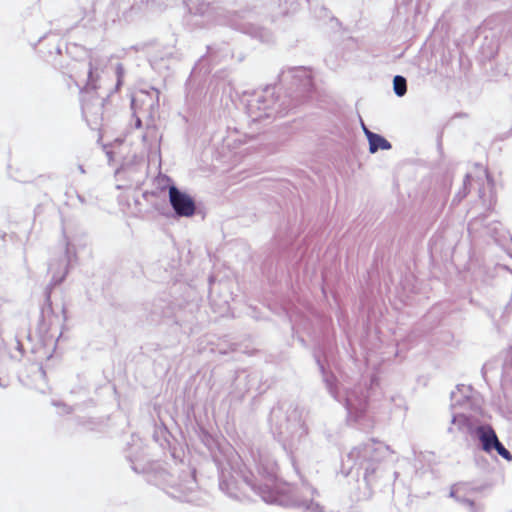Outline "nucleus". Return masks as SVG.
<instances>
[{
	"instance_id": "f257e3e1",
	"label": "nucleus",
	"mask_w": 512,
	"mask_h": 512,
	"mask_svg": "<svg viewBox=\"0 0 512 512\" xmlns=\"http://www.w3.org/2000/svg\"><path fill=\"white\" fill-rule=\"evenodd\" d=\"M264 483L257 486L249 478H245L247 488L263 501L270 504H277L284 507H297L309 512H324L323 507L314 502L317 494L315 488L309 483L302 482L301 487H294L285 483L277 482V464L275 461H268L263 464V472L258 469Z\"/></svg>"
},
{
	"instance_id": "f03ea898",
	"label": "nucleus",
	"mask_w": 512,
	"mask_h": 512,
	"mask_svg": "<svg viewBox=\"0 0 512 512\" xmlns=\"http://www.w3.org/2000/svg\"><path fill=\"white\" fill-rule=\"evenodd\" d=\"M272 430L294 461L310 454L312 443L303 419V410L294 405L274 407L270 414Z\"/></svg>"
},
{
	"instance_id": "7ed1b4c3",
	"label": "nucleus",
	"mask_w": 512,
	"mask_h": 512,
	"mask_svg": "<svg viewBox=\"0 0 512 512\" xmlns=\"http://www.w3.org/2000/svg\"><path fill=\"white\" fill-rule=\"evenodd\" d=\"M392 454L389 446L380 441L370 440L353 447L343 460V469L346 474L353 470H363V478L367 485H372L380 472V464L383 459Z\"/></svg>"
},
{
	"instance_id": "20e7f679",
	"label": "nucleus",
	"mask_w": 512,
	"mask_h": 512,
	"mask_svg": "<svg viewBox=\"0 0 512 512\" xmlns=\"http://www.w3.org/2000/svg\"><path fill=\"white\" fill-rule=\"evenodd\" d=\"M98 68L94 66L93 62L89 63L87 70V79H75L76 85L81 87L83 84L82 93V113L92 130L101 131L104 127L106 119L105 104L106 99L96 93L98 86Z\"/></svg>"
},
{
	"instance_id": "39448f33",
	"label": "nucleus",
	"mask_w": 512,
	"mask_h": 512,
	"mask_svg": "<svg viewBox=\"0 0 512 512\" xmlns=\"http://www.w3.org/2000/svg\"><path fill=\"white\" fill-rule=\"evenodd\" d=\"M330 394L342 403L348 413V418L358 421L367 409V389L361 384L353 387L347 384L334 386L330 379H325Z\"/></svg>"
},
{
	"instance_id": "423d86ee",
	"label": "nucleus",
	"mask_w": 512,
	"mask_h": 512,
	"mask_svg": "<svg viewBox=\"0 0 512 512\" xmlns=\"http://www.w3.org/2000/svg\"><path fill=\"white\" fill-rule=\"evenodd\" d=\"M276 104L273 89L266 88L251 94L246 99V112L252 122H260L278 113Z\"/></svg>"
},
{
	"instance_id": "0eeeda50",
	"label": "nucleus",
	"mask_w": 512,
	"mask_h": 512,
	"mask_svg": "<svg viewBox=\"0 0 512 512\" xmlns=\"http://www.w3.org/2000/svg\"><path fill=\"white\" fill-rule=\"evenodd\" d=\"M186 6L189 12V21L199 27L207 26L212 23L228 24L236 26L231 20H226L222 10L210 7L209 3L204 0H187ZM239 29H241L239 27Z\"/></svg>"
},
{
	"instance_id": "6e6552de",
	"label": "nucleus",
	"mask_w": 512,
	"mask_h": 512,
	"mask_svg": "<svg viewBox=\"0 0 512 512\" xmlns=\"http://www.w3.org/2000/svg\"><path fill=\"white\" fill-rule=\"evenodd\" d=\"M197 493L194 471L190 469L182 471L177 479L173 478L169 483L168 494L179 500L196 502L198 500Z\"/></svg>"
},
{
	"instance_id": "1a4fd4ad",
	"label": "nucleus",
	"mask_w": 512,
	"mask_h": 512,
	"mask_svg": "<svg viewBox=\"0 0 512 512\" xmlns=\"http://www.w3.org/2000/svg\"><path fill=\"white\" fill-rule=\"evenodd\" d=\"M451 418L447 432L451 435H474L479 424L476 413L450 410Z\"/></svg>"
},
{
	"instance_id": "9d476101",
	"label": "nucleus",
	"mask_w": 512,
	"mask_h": 512,
	"mask_svg": "<svg viewBox=\"0 0 512 512\" xmlns=\"http://www.w3.org/2000/svg\"><path fill=\"white\" fill-rule=\"evenodd\" d=\"M158 91L154 90L152 93L141 91L136 95L131 102V108L135 115V128L139 129L142 126L140 115H147L153 117V111L157 106Z\"/></svg>"
},
{
	"instance_id": "9b49d317",
	"label": "nucleus",
	"mask_w": 512,
	"mask_h": 512,
	"mask_svg": "<svg viewBox=\"0 0 512 512\" xmlns=\"http://www.w3.org/2000/svg\"><path fill=\"white\" fill-rule=\"evenodd\" d=\"M478 409V401L470 386L458 385L456 389L451 392L450 410L477 413Z\"/></svg>"
},
{
	"instance_id": "f8f14e48",
	"label": "nucleus",
	"mask_w": 512,
	"mask_h": 512,
	"mask_svg": "<svg viewBox=\"0 0 512 512\" xmlns=\"http://www.w3.org/2000/svg\"><path fill=\"white\" fill-rule=\"evenodd\" d=\"M169 201L177 216L190 217L194 215L196 209L194 200L175 186L169 188Z\"/></svg>"
},
{
	"instance_id": "ddd939ff",
	"label": "nucleus",
	"mask_w": 512,
	"mask_h": 512,
	"mask_svg": "<svg viewBox=\"0 0 512 512\" xmlns=\"http://www.w3.org/2000/svg\"><path fill=\"white\" fill-rule=\"evenodd\" d=\"M280 79L282 82L291 81L294 85L307 90L312 86L311 72L304 67H293L283 70Z\"/></svg>"
},
{
	"instance_id": "4468645a",
	"label": "nucleus",
	"mask_w": 512,
	"mask_h": 512,
	"mask_svg": "<svg viewBox=\"0 0 512 512\" xmlns=\"http://www.w3.org/2000/svg\"><path fill=\"white\" fill-rule=\"evenodd\" d=\"M474 435L478 438L481 449L486 453H491L499 441L496 432L490 425L478 424Z\"/></svg>"
},
{
	"instance_id": "2eb2a0df",
	"label": "nucleus",
	"mask_w": 512,
	"mask_h": 512,
	"mask_svg": "<svg viewBox=\"0 0 512 512\" xmlns=\"http://www.w3.org/2000/svg\"><path fill=\"white\" fill-rule=\"evenodd\" d=\"M252 458H254V462H255V467H256V473L257 474H254L253 472H250L249 475H243V484L247 487V483L245 481V478H249L250 480H252V482L256 483L257 486L261 485L264 483V480L262 478L261 475H259L258 473V469L260 468L261 471L263 472V464H266L268 461H274L273 459H270L268 456H265V455H262V454H259L258 455V459L255 458V455H252Z\"/></svg>"
},
{
	"instance_id": "dca6fc26",
	"label": "nucleus",
	"mask_w": 512,
	"mask_h": 512,
	"mask_svg": "<svg viewBox=\"0 0 512 512\" xmlns=\"http://www.w3.org/2000/svg\"><path fill=\"white\" fill-rule=\"evenodd\" d=\"M219 487L231 498L241 500L243 497L246 496V493L244 491H240L238 484L233 479H221Z\"/></svg>"
},
{
	"instance_id": "f3484780",
	"label": "nucleus",
	"mask_w": 512,
	"mask_h": 512,
	"mask_svg": "<svg viewBox=\"0 0 512 512\" xmlns=\"http://www.w3.org/2000/svg\"><path fill=\"white\" fill-rule=\"evenodd\" d=\"M368 142H369V151L371 153L377 152L379 149L389 150L391 148V143L376 133L368 134Z\"/></svg>"
},
{
	"instance_id": "a211bd4d",
	"label": "nucleus",
	"mask_w": 512,
	"mask_h": 512,
	"mask_svg": "<svg viewBox=\"0 0 512 512\" xmlns=\"http://www.w3.org/2000/svg\"><path fill=\"white\" fill-rule=\"evenodd\" d=\"M393 89L394 93L398 97L404 96L407 92V81L405 77L401 75H396L393 79Z\"/></svg>"
},
{
	"instance_id": "6ab92c4d",
	"label": "nucleus",
	"mask_w": 512,
	"mask_h": 512,
	"mask_svg": "<svg viewBox=\"0 0 512 512\" xmlns=\"http://www.w3.org/2000/svg\"><path fill=\"white\" fill-rule=\"evenodd\" d=\"M157 140V130L154 125H147L145 133L142 135V142L145 146H151L153 141Z\"/></svg>"
},
{
	"instance_id": "aec40b11",
	"label": "nucleus",
	"mask_w": 512,
	"mask_h": 512,
	"mask_svg": "<svg viewBox=\"0 0 512 512\" xmlns=\"http://www.w3.org/2000/svg\"><path fill=\"white\" fill-rule=\"evenodd\" d=\"M496 451L501 457H503L507 461H512V454L505 448V446L498 441V443L493 448V451Z\"/></svg>"
},
{
	"instance_id": "412c9836",
	"label": "nucleus",
	"mask_w": 512,
	"mask_h": 512,
	"mask_svg": "<svg viewBox=\"0 0 512 512\" xmlns=\"http://www.w3.org/2000/svg\"><path fill=\"white\" fill-rule=\"evenodd\" d=\"M470 174H466L465 176V179H464V182H463V187L462 189L456 194L455 198H454V201L457 200L458 202H460L463 198L466 197L467 193H468V189H467V185L470 183Z\"/></svg>"
},
{
	"instance_id": "4be33fe9",
	"label": "nucleus",
	"mask_w": 512,
	"mask_h": 512,
	"mask_svg": "<svg viewBox=\"0 0 512 512\" xmlns=\"http://www.w3.org/2000/svg\"><path fill=\"white\" fill-rule=\"evenodd\" d=\"M470 174H466L465 176V179H464V182H463V187L462 189L456 194L455 198H454V201L457 200L458 202H460L463 198L466 197L467 193H468V189H467V185L470 183Z\"/></svg>"
},
{
	"instance_id": "5701e85b",
	"label": "nucleus",
	"mask_w": 512,
	"mask_h": 512,
	"mask_svg": "<svg viewBox=\"0 0 512 512\" xmlns=\"http://www.w3.org/2000/svg\"><path fill=\"white\" fill-rule=\"evenodd\" d=\"M485 216L476 217L473 220L470 221L468 225L469 232H477L478 226L483 222Z\"/></svg>"
},
{
	"instance_id": "b1692460",
	"label": "nucleus",
	"mask_w": 512,
	"mask_h": 512,
	"mask_svg": "<svg viewBox=\"0 0 512 512\" xmlns=\"http://www.w3.org/2000/svg\"><path fill=\"white\" fill-rule=\"evenodd\" d=\"M450 496H451V497H455L458 501H460V502L464 503V504H465V505H467V506L472 507V506L474 505V502H473L472 500L465 499V498H463V499L458 498V497L456 496V492H455L454 490H451V492H450Z\"/></svg>"
},
{
	"instance_id": "393cba45",
	"label": "nucleus",
	"mask_w": 512,
	"mask_h": 512,
	"mask_svg": "<svg viewBox=\"0 0 512 512\" xmlns=\"http://www.w3.org/2000/svg\"><path fill=\"white\" fill-rule=\"evenodd\" d=\"M116 74H117V86H119L121 84V78L124 74V68H123L122 64H117Z\"/></svg>"
},
{
	"instance_id": "a878e982",
	"label": "nucleus",
	"mask_w": 512,
	"mask_h": 512,
	"mask_svg": "<svg viewBox=\"0 0 512 512\" xmlns=\"http://www.w3.org/2000/svg\"><path fill=\"white\" fill-rule=\"evenodd\" d=\"M71 249L69 247V245L66 243V261H70V255H71Z\"/></svg>"
},
{
	"instance_id": "bb28decb",
	"label": "nucleus",
	"mask_w": 512,
	"mask_h": 512,
	"mask_svg": "<svg viewBox=\"0 0 512 512\" xmlns=\"http://www.w3.org/2000/svg\"><path fill=\"white\" fill-rule=\"evenodd\" d=\"M264 33L266 32L261 30L259 33H255V36L259 37L262 41H264Z\"/></svg>"
},
{
	"instance_id": "cd10ccee",
	"label": "nucleus",
	"mask_w": 512,
	"mask_h": 512,
	"mask_svg": "<svg viewBox=\"0 0 512 512\" xmlns=\"http://www.w3.org/2000/svg\"><path fill=\"white\" fill-rule=\"evenodd\" d=\"M363 130H364V133L366 135V137L368 138V134L369 133H373L372 131H370L368 128H366L364 125H363Z\"/></svg>"
},
{
	"instance_id": "c85d7f7f",
	"label": "nucleus",
	"mask_w": 512,
	"mask_h": 512,
	"mask_svg": "<svg viewBox=\"0 0 512 512\" xmlns=\"http://www.w3.org/2000/svg\"><path fill=\"white\" fill-rule=\"evenodd\" d=\"M106 154H107V156H108L109 160H111V159H112V152H111V151H109V150H107V151H106Z\"/></svg>"
},
{
	"instance_id": "c756f323",
	"label": "nucleus",
	"mask_w": 512,
	"mask_h": 512,
	"mask_svg": "<svg viewBox=\"0 0 512 512\" xmlns=\"http://www.w3.org/2000/svg\"><path fill=\"white\" fill-rule=\"evenodd\" d=\"M483 174H484V176L487 178V180H488V181H490V180H489L488 173H487V171H486V170H483Z\"/></svg>"
},
{
	"instance_id": "7c9ffc66",
	"label": "nucleus",
	"mask_w": 512,
	"mask_h": 512,
	"mask_svg": "<svg viewBox=\"0 0 512 512\" xmlns=\"http://www.w3.org/2000/svg\"><path fill=\"white\" fill-rule=\"evenodd\" d=\"M479 196L481 199H483V197H484V192L481 189L479 190Z\"/></svg>"
},
{
	"instance_id": "2f4dec72",
	"label": "nucleus",
	"mask_w": 512,
	"mask_h": 512,
	"mask_svg": "<svg viewBox=\"0 0 512 512\" xmlns=\"http://www.w3.org/2000/svg\"><path fill=\"white\" fill-rule=\"evenodd\" d=\"M492 203H493V200L492 198L489 200V205H488V209L492 206Z\"/></svg>"
},
{
	"instance_id": "473e14b6",
	"label": "nucleus",
	"mask_w": 512,
	"mask_h": 512,
	"mask_svg": "<svg viewBox=\"0 0 512 512\" xmlns=\"http://www.w3.org/2000/svg\"><path fill=\"white\" fill-rule=\"evenodd\" d=\"M56 54H57L58 56H60V55H61V51H60V49H59L58 47H57Z\"/></svg>"
},
{
	"instance_id": "72a5a7b5",
	"label": "nucleus",
	"mask_w": 512,
	"mask_h": 512,
	"mask_svg": "<svg viewBox=\"0 0 512 512\" xmlns=\"http://www.w3.org/2000/svg\"><path fill=\"white\" fill-rule=\"evenodd\" d=\"M79 170H80L81 173H84V169H83L82 166H79Z\"/></svg>"
}]
</instances>
